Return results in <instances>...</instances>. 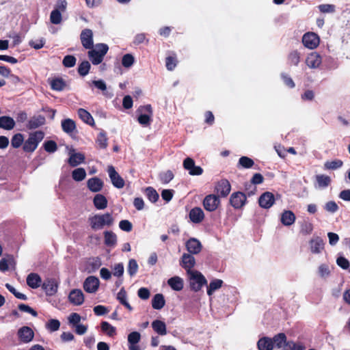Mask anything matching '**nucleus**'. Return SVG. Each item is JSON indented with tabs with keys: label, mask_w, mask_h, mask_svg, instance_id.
<instances>
[{
	"label": "nucleus",
	"mask_w": 350,
	"mask_h": 350,
	"mask_svg": "<svg viewBox=\"0 0 350 350\" xmlns=\"http://www.w3.org/2000/svg\"><path fill=\"white\" fill-rule=\"evenodd\" d=\"M303 44L308 49H316L320 42L319 36L314 32H307L302 37Z\"/></svg>",
	"instance_id": "obj_5"
},
{
	"label": "nucleus",
	"mask_w": 350,
	"mask_h": 350,
	"mask_svg": "<svg viewBox=\"0 0 350 350\" xmlns=\"http://www.w3.org/2000/svg\"><path fill=\"white\" fill-rule=\"evenodd\" d=\"M324 241L322 238L317 237L310 241V247L312 253L319 254L324 249Z\"/></svg>",
	"instance_id": "obj_22"
},
{
	"label": "nucleus",
	"mask_w": 350,
	"mask_h": 350,
	"mask_svg": "<svg viewBox=\"0 0 350 350\" xmlns=\"http://www.w3.org/2000/svg\"><path fill=\"white\" fill-rule=\"evenodd\" d=\"M85 160V156L81 153H73L70 156L68 163L72 167H76Z\"/></svg>",
	"instance_id": "obj_36"
},
{
	"label": "nucleus",
	"mask_w": 350,
	"mask_h": 350,
	"mask_svg": "<svg viewBox=\"0 0 350 350\" xmlns=\"http://www.w3.org/2000/svg\"><path fill=\"white\" fill-rule=\"evenodd\" d=\"M80 39L82 46L86 49H92L94 47L93 32L90 29L82 30Z\"/></svg>",
	"instance_id": "obj_11"
},
{
	"label": "nucleus",
	"mask_w": 350,
	"mask_h": 350,
	"mask_svg": "<svg viewBox=\"0 0 350 350\" xmlns=\"http://www.w3.org/2000/svg\"><path fill=\"white\" fill-rule=\"evenodd\" d=\"M109 51V46L105 43H98L95 45V49H90L88 55L94 65L100 64L104 59L105 55Z\"/></svg>",
	"instance_id": "obj_2"
},
{
	"label": "nucleus",
	"mask_w": 350,
	"mask_h": 350,
	"mask_svg": "<svg viewBox=\"0 0 350 350\" xmlns=\"http://www.w3.org/2000/svg\"><path fill=\"white\" fill-rule=\"evenodd\" d=\"M343 165V161L340 159H334L325 162L323 167L325 170H335Z\"/></svg>",
	"instance_id": "obj_39"
},
{
	"label": "nucleus",
	"mask_w": 350,
	"mask_h": 350,
	"mask_svg": "<svg viewBox=\"0 0 350 350\" xmlns=\"http://www.w3.org/2000/svg\"><path fill=\"white\" fill-rule=\"evenodd\" d=\"M24 140L23 135L21 133H16L13 135L11 139V145L13 148H19Z\"/></svg>",
	"instance_id": "obj_51"
},
{
	"label": "nucleus",
	"mask_w": 350,
	"mask_h": 350,
	"mask_svg": "<svg viewBox=\"0 0 350 350\" xmlns=\"http://www.w3.org/2000/svg\"><path fill=\"white\" fill-rule=\"evenodd\" d=\"M247 202L245 194L241 191H237L230 196V204L235 209L241 208Z\"/></svg>",
	"instance_id": "obj_8"
},
{
	"label": "nucleus",
	"mask_w": 350,
	"mask_h": 350,
	"mask_svg": "<svg viewBox=\"0 0 350 350\" xmlns=\"http://www.w3.org/2000/svg\"><path fill=\"white\" fill-rule=\"evenodd\" d=\"M263 181H264V177L261 174H260V173L254 174L251 179V183L249 184V187H253V189L251 191H249L250 188L247 187V184L245 185V189L247 191H248V195L249 196L254 195L256 190V187H254V186L253 187L252 185H255L261 184Z\"/></svg>",
	"instance_id": "obj_26"
},
{
	"label": "nucleus",
	"mask_w": 350,
	"mask_h": 350,
	"mask_svg": "<svg viewBox=\"0 0 350 350\" xmlns=\"http://www.w3.org/2000/svg\"><path fill=\"white\" fill-rule=\"evenodd\" d=\"M183 165L191 176H200L203 173V169L200 166L196 165L194 160L190 157L186 158Z\"/></svg>",
	"instance_id": "obj_9"
},
{
	"label": "nucleus",
	"mask_w": 350,
	"mask_h": 350,
	"mask_svg": "<svg viewBox=\"0 0 350 350\" xmlns=\"http://www.w3.org/2000/svg\"><path fill=\"white\" fill-rule=\"evenodd\" d=\"M61 125L63 131L68 134L72 133L77 128L75 122L70 118L63 120Z\"/></svg>",
	"instance_id": "obj_31"
},
{
	"label": "nucleus",
	"mask_w": 350,
	"mask_h": 350,
	"mask_svg": "<svg viewBox=\"0 0 350 350\" xmlns=\"http://www.w3.org/2000/svg\"><path fill=\"white\" fill-rule=\"evenodd\" d=\"M223 281L220 279L212 280L207 286V294L211 296L216 291L222 286Z\"/></svg>",
	"instance_id": "obj_42"
},
{
	"label": "nucleus",
	"mask_w": 350,
	"mask_h": 350,
	"mask_svg": "<svg viewBox=\"0 0 350 350\" xmlns=\"http://www.w3.org/2000/svg\"><path fill=\"white\" fill-rule=\"evenodd\" d=\"M99 280L95 276H88L83 282L84 290L90 293H95L99 287Z\"/></svg>",
	"instance_id": "obj_12"
},
{
	"label": "nucleus",
	"mask_w": 350,
	"mask_h": 350,
	"mask_svg": "<svg viewBox=\"0 0 350 350\" xmlns=\"http://www.w3.org/2000/svg\"><path fill=\"white\" fill-rule=\"evenodd\" d=\"M281 78L283 80L284 83L289 88H293L295 86V84L293 80V79L286 73H281Z\"/></svg>",
	"instance_id": "obj_60"
},
{
	"label": "nucleus",
	"mask_w": 350,
	"mask_h": 350,
	"mask_svg": "<svg viewBox=\"0 0 350 350\" xmlns=\"http://www.w3.org/2000/svg\"><path fill=\"white\" fill-rule=\"evenodd\" d=\"M105 244L107 246H114L117 243V237L115 233L111 231H106L104 232Z\"/></svg>",
	"instance_id": "obj_41"
},
{
	"label": "nucleus",
	"mask_w": 350,
	"mask_h": 350,
	"mask_svg": "<svg viewBox=\"0 0 350 350\" xmlns=\"http://www.w3.org/2000/svg\"><path fill=\"white\" fill-rule=\"evenodd\" d=\"M48 82L53 90L61 92L67 86L66 82L62 77L49 79Z\"/></svg>",
	"instance_id": "obj_20"
},
{
	"label": "nucleus",
	"mask_w": 350,
	"mask_h": 350,
	"mask_svg": "<svg viewBox=\"0 0 350 350\" xmlns=\"http://www.w3.org/2000/svg\"><path fill=\"white\" fill-rule=\"evenodd\" d=\"M180 265L187 271V273L193 271L194 270H191V269L196 265L195 258L191 254L185 253L181 258Z\"/></svg>",
	"instance_id": "obj_14"
},
{
	"label": "nucleus",
	"mask_w": 350,
	"mask_h": 350,
	"mask_svg": "<svg viewBox=\"0 0 350 350\" xmlns=\"http://www.w3.org/2000/svg\"><path fill=\"white\" fill-rule=\"evenodd\" d=\"M145 193H146L148 199L151 202L154 203L159 200V193H157L156 189L152 187H146L145 189Z\"/></svg>",
	"instance_id": "obj_43"
},
{
	"label": "nucleus",
	"mask_w": 350,
	"mask_h": 350,
	"mask_svg": "<svg viewBox=\"0 0 350 350\" xmlns=\"http://www.w3.org/2000/svg\"><path fill=\"white\" fill-rule=\"evenodd\" d=\"M189 216L190 220L194 224L200 223L204 218V212L202 209L200 207L193 208L189 211Z\"/></svg>",
	"instance_id": "obj_23"
},
{
	"label": "nucleus",
	"mask_w": 350,
	"mask_h": 350,
	"mask_svg": "<svg viewBox=\"0 0 350 350\" xmlns=\"http://www.w3.org/2000/svg\"><path fill=\"white\" fill-rule=\"evenodd\" d=\"M300 62V53L297 51H291L288 55V62L290 65L297 66Z\"/></svg>",
	"instance_id": "obj_46"
},
{
	"label": "nucleus",
	"mask_w": 350,
	"mask_h": 350,
	"mask_svg": "<svg viewBox=\"0 0 350 350\" xmlns=\"http://www.w3.org/2000/svg\"><path fill=\"white\" fill-rule=\"evenodd\" d=\"M15 126L14 119L10 116H3L0 117V128L5 130H11Z\"/></svg>",
	"instance_id": "obj_34"
},
{
	"label": "nucleus",
	"mask_w": 350,
	"mask_h": 350,
	"mask_svg": "<svg viewBox=\"0 0 350 350\" xmlns=\"http://www.w3.org/2000/svg\"><path fill=\"white\" fill-rule=\"evenodd\" d=\"M107 172L111 179L112 185L118 188L122 189L124 187L125 183L124 179L116 172L115 167L112 165L108 167Z\"/></svg>",
	"instance_id": "obj_10"
},
{
	"label": "nucleus",
	"mask_w": 350,
	"mask_h": 350,
	"mask_svg": "<svg viewBox=\"0 0 350 350\" xmlns=\"http://www.w3.org/2000/svg\"><path fill=\"white\" fill-rule=\"evenodd\" d=\"M188 275H189L190 288L195 292L199 291L204 285L207 284L205 277L198 271H190Z\"/></svg>",
	"instance_id": "obj_4"
},
{
	"label": "nucleus",
	"mask_w": 350,
	"mask_h": 350,
	"mask_svg": "<svg viewBox=\"0 0 350 350\" xmlns=\"http://www.w3.org/2000/svg\"><path fill=\"white\" fill-rule=\"evenodd\" d=\"M258 350H273V341L271 338L263 337L258 340L257 342Z\"/></svg>",
	"instance_id": "obj_33"
},
{
	"label": "nucleus",
	"mask_w": 350,
	"mask_h": 350,
	"mask_svg": "<svg viewBox=\"0 0 350 350\" xmlns=\"http://www.w3.org/2000/svg\"><path fill=\"white\" fill-rule=\"evenodd\" d=\"M104 186L103 181L98 177H92L88 180L87 187L90 191L94 193L100 191Z\"/></svg>",
	"instance_id": "obj_17"
},
{
	"label": "nucleus",
	"mask_w": 350,
	"mask_h": 350,
	"mask_svg": "<svg viewBox=\"0 0 350 350\" xmlns=\"http://www.w3.org/2000/svg\"><path fill=\"white\" fill-rule=\"evenodd\" d=\"M165 304V300L163 294H156L152 299V307L155 310L162 309Z\"/></svg>",
	"instance_id": "obj_35"
},
{
	"label": "nucleus",
	"mask_w": 350,
	"mask_h": 350,
	"mask_svg": "<svg viewBox=\"0 0 350 350\" xmlns=\"http://www.w3.org/2000/svg\"><path fill=\"white\" fill-rule=\"evenodd\" d=\"M273 346L277 348H282L284 347L286 342V336L284 333H280L275 335L272 338Z\"/></svg>",
	"instance_id": "obj_37"
},
{
	"label": "nucleus",
	"mask_w": 350,
	"mask_h": 350,
	"mask_svg": "<svg viewBox=\"0 0 350 350\" xmlns=\"http://www.w3.org/2000/svg\"><path fill=\"white\" fill-rule=\"evenodd\" d=\"M231 191V185L230 182L226 179L219 180L215 186V192L219 198H226L228 196Z\"/></svg>",
	"instance_id": "obj_6"
},
{
	"label": "nucleus",
	"mask_w": 350,
	"mask_h": 350,
	"mask_svg": "<svg viewBox=\"0 0 350 350\" xmlns=\"http://www.w3.org/2000/svg\"><path fill=\"white\" fill-rule=\"evenodd\" d=\"M76 58L73 55H66L63 59V65L66 68H72L76 64Z\"/></svg>",
	"instance_id": "obj_59"
},
{
	"label": "nucleus",
	"mask_w": 350,
	"mask_h": 350,
	"mask_svg": "<svg viewBox=\"0 0 350 350\" xmlns=\"http://www.w3.org/2000/svg\"><path fill=\"white\" fill-rule=\"evenodd\" d=\"M187 251L191 254H197L201 252L202 244L201 243L195 238L189 239L185 244Z\"/></svg>",
	"instance_id": "obj_19"
},
{
	"label": "nucleus",
	"mask_w": 350,
	"mask_h": 350,
	"mask_svg": "<svg viewBox=\"0 0 350 350\" xmlns=\"http://www.w3.org/2000/svg\"><path fill=\"white\" fill-rule=\"evenodd\" d=\"M44 150L49 153H53L57 150V145L53 140H49L43 144Z\"/></svg>",
	"instance_id": "obj_55"
},
{
	"label": "nucleus",
	"mask_w": 350,
	"mask_h": 350,
	"mask_svg": "<svg viewBox=\"0 0 350 350\" xmlns=\"http://www.w3.org/2000/svg\"><path fill=\"white\" fill-rule=\"evenodd\" d=\"M275 202L274 195L269 191L263 193L258 199L259 206L263 208H269Z\"/></svg>",
	"instance_id": "obj_13"
},
{
	"label": "nucleus",
	"mask_w": 350,
	"mask_h": 350,
	"mask_svg": "<svg viewBox=\"0 0 350 350\" xmlns=\"http://www.w3.org/2000/svg\"><path fill=\"white\" fill-rule=\"evenodd\" d=\"M108 138L107 137L106 132L102 131L97 136L96 143L100 149H105L108 146Z\"/></svg>",
	"instance_id": "obj_40"
},
{
	"label": "nucleus",
	"mask_w": 350,
	"mask_h": 350,
	"mask_svg": "<svg viewBox=\"0 0 350 350\" xmlns=\"http://www.w3.org/2000/svg\"><path fill=\"white\" fill-rule=\"evenodd\" d=\"M319 275L321 278L327 277L330 274L329 266L326 264H321L318 269Z\"/></svg>",
	"instance_id": "obj_63"
},
{
	"label": "nucleus",
	"mask_w": 350,
	"mask_h": 350,
	"mask_svg": "<svg viewBox=\"0 0 350 350\" xmlns=\"http://www.w3.org/2000/svg\"><path fill=\"white\" fill-rule=\"evenodd\" d=\"M168 285L174 291H180L183 288V280L178 276H174L167 281Z\"/></svg>",
	"instance_id": "obj_30"
},
{
	"label": "nucleus",
	"mask_w": 350,
	"mask_h": 350,
	"mask_svg": "<svg viewBox=\"0 0 350 350\" xmlns=\"http://www.w3.org/2000/svg\"><path fill=\"white\" fill-rule=\"evenodd\" d=\"M62 21V16L60 11L57 9L53 10L51 12L50 21L54 25L59 24Z\"/></svg>",
	"instance_id": "obj_48"
},
{
	"label": "nucleus",
	"mask_w": 350,
	"mask_h": 350,
	"mask_svg": "<svg viewBox=\"0 0 350 350\" xmlns=\"http://www.w3.org/2000/svg\"><path fill=\"white\" fill-rule=\"evenodd\" d=\"M202 204L206 211L213 212L218 208L220 200L217 196L209 194L204 198Z\"/></svg>",
	"instance_id": "obj_7"
},
{
	"label": "nucleus",
	"mask_w": 350,
	"mask_h": 350,
	"mask_svg": "<svg viewBox=\"0 0 350 350\" xmlns=\"http://www.w3.org/2000/svg\"><path fill=\"white\" fill-rule=\"evenodd\" d=\"M18 336L21 342L27 343L32 340L34 333L30 327L23 326L18 329Z\"/></svg>",
	"instance_id": "obj_15"
},
{
	"label": "nucleus",
	"mask_w": 350,
	"mask_h": 350,
	"mask_svg": "<svg viewBox=\"0 0 350 350\" xmlns=\"http://www.w3.org/2000/svg\"><path fill=\"white\" fill-rule=\"evenodd\" d=\"M45 123V118L41 115L32 117L28 122L27 127L29 129H37Z\"/></svg>",
	"instance_id": "obj_29"
},
{
	"label": "nucleus",
	"mask_w": 350,
	"mask_h": 350,
	"mask_svg": "<svg viewBox=\"0 0 350 350\" xmlns=\"http://www.w3.org/2000/svg\"><path fill=\"white\" fill-rule=\"evenodd\" d=\"M19 310L31 314L33 317H37L38 312L28 305L20 304L18 306Z\"/></svg>",
	"instance_id": "obj_62"
},
{
	"label": "nucleus",
	"mask_w": 350,
	"mask_h": 350,
	"mask_svg": "<svg viewBox=\"0 0 350 350\" xmlns=\"http://www.w3.org/2000/svg\"><path fill=\"white\" fill-rule=\"evenodd\" d=\"M174 173L171 170H167L159 174V178L163 184H167L174 178Z\"/></svg>",
	"instance_id": "obj_49"
},
{
	"label": "nucleus",
	"mask_w": 350,
	"mask_h": 350,
	"mask_svg": "<svg viewBox=\"0 0 350 350\" xmlns=\"http://www.w3.org/2000/svg\"><path fill=\"white\" fill-rule=\"evenodd\" d=\"M138 269V265L135 259H131L129 261L128 272L130 275L135 274Z\"/></svg>",
	"instance_id": "obj_61"
},
{
	"label": "nucleus",
	"mask_w": 350,
	"mask_h": 350,
	"mask_svg": "<svg viewBox=\"0 0 350 350\" xmlns=\"http://www.w3.org/2000/svg\"><path fill=\"white\" fill-rule=\"evenodd\" d=\"M322 62V59L320 55L316 52H312L308 55L306 59L307 66L311 68H318Z\"/></svg>",
	"instance_id": "obj_21"
},
{
	"label": "nucleus",
	"mask_w": 350,
	"mask_h": 350,
	"mask_svg": "<svg viewBox=\"0 0 350 350\" xmlns=\"http://www.w3.org/2000/svg\"><path fill=\"white\" fill-rule=\"evenodd\" d=\"M315 178L319 187H327L331 183V178L329 176L327 175H317Z\"/></svg>",
	"instance_id": "obj_44"
},
{
	"label": "nucleus",
	"mask_w": 350,
	"mask_h": 350,
	"mask_svg": "<svg viewBox=\"0 0 350 350\" xmlns=\"http://www.w3.org/2000/svg\"><path fill=\"white\" fill-rule=\"evenodd\" d=\"M42 289L49 296H52L57 293V284L54 279H46L41 284Z\"/></svg>",
	"instance_id": "obj_16"
},
{
	"label": "nucleus",
	"mask_w": 350,
	"mask_h": 350,
	"mask_svg": "<svg viewBox=\"0 0 350 350\" xmlns=\"http://www.w3.org/2000/svg\"><path fill=\"white\" fill-rule=\"evenodd\" d=\"M93 204L97 210H103L107 207L108 201L104 195L98 193L93 198Z\"/></svg>",
	"instance_id": "obj_25"
},
{
	"label": "nucleus",
	"mask_w": 350,
	"mask_h": 350,
	"mask_svg": "<svg viewBox=\"0 0 350 350\" xmlns=\"http://www.w3.org/2000/svg\"><path fill=\"white\" fill-rule=\"evenodd\" d=\"M86 172L84 168L79 167L74 170L72 172V177L75 181L79 182L85 179Z\"/></svg>",
	"instance_id": "obj_45"
},
{
	"label": "nucleus",
	"mask_w": 350,
	"mask_h": 350,
	"mask_svg": "<svg viewBox=\"0 0 350 350\" xmlns=\"http://www.w3.org/2000/svg\"><path fill=\"white\" fill-rule=\"evenodd\" d=\"M91 65L88 61H83L78 67V73L82 76L85 77L89 73L90 70Z\"/></svg>",
	"instance_id": "obj_47"
},
{
	"label": "nucleus",
	"mask_w": 350,
	"mask_h": 350,
	"mask_svg": "<svg viewBox=\"0 0 350 350\" xmlns=\"http://www.w3.org/2000/svg\"><path fill=\"white\" fill-rule=\"evenodd\" d=\"M239 165H240L243 168L249 169L252 167L254 165V162L252 159L243 156L239 160Z\"/></svg>",
	"instance_id": "obj_52"
},
{
	"label": "nucleus",
	"mask_w": 350,
	"mask_h": 350,
	"mask_svg": "<svg viewBox=\"0 0 350 350\" xmlns=\"http://www.w3.org/2000/svg\"><path fill=\"white\" fill-rule=\"evenodd\" d=\"M69 301L75 306H80L84 301V295L80 289H73L68 295Z\"/></svg>",
	"instance_id": "obj_18"
},
{
	"label": "nucleus",
	"mask_w": 350,
	"mask_h": 350,
	"mask_svg": "<svg viewBox=\"0 0 350 350\" xmlns=\"http://www.w3.org/2000/svg\"><path fill=\"white\" fill-rule=\"evenodd\" d=\"M44 137V132L41 131L31 133L28 139L25 142L23 149L26 152H32L38 147V144Z\"/></svg>",
	"instance_id": "obj_3"
},
{
	"label": "nucleus",
	"mask_w": 350,
	"mask_h": 350,
	"mask_svg": "<svg viewBox=\"0 0 350 350\" xmlns=\"http://www.w3.org/2000/svg\"><path fill=\"white\" fill-rule=\"evenodd\" d=\"M100 329L103 332L109 337H113L116 335V329L107 321H102L100 323Z\"/></svg>",
	"instance_id": "obj_38"
},
{
	"label": "nucleus",
	"mask_w": 350,
	"mask_h": 350,
	"mask_svg": "<svg viewBox=\"0 0 350 350\" xmlns=\"http://www.w3.org/2000/svg\"><path fill=\"white\" fill-rule=\"evenodd\" d=\"M319 10L321 13H334L336 12V6L333 4H321L318 6Z\"/></svg>",
	"instance_id": "obj_56"
},
{
	"label": "nucleus",
	"mask_w": 350,
	"mask_h": 350,
	"mask_svg": "<svg viewBox=\"0 0 350 350\" xmlns=\"http://www.w3.org/2000/svg\"><path fill=\"white\" fill-rule=\"evenodd\" d=\"M141 339V335L138 332H132L128 336V342L129 345H137Z\"/></svg>",
	"instance_id": "obj_58"
},
{
	"label": "nucleus",
	"mask_w": 350,
	"mask_h": 350,
	"mask_svg": "<svg viewBox=\"0 0 350 350\" xmlns=\"http://www.w3.org/2000/svg\"><path fill=\"white\" fill-rule=\"evenodd\" d=\"M79 118L86 124L93 126L95 125L94 120L90 112L87 110L80 108L78 109Z\"/></svg>",
	"instance_id": "obj_32"
},
{
	"label": "nucleus",
	"mask_w": 350,
	"mask_h": 350,
	"mask_svg": "<svg viewBox=\"0 0 350 350\" xmlns=\"http://www.w3.org/2000/svg\"><path fill=\"white\" fill-rule=\"evenodd\" d=\"M60 322L57 319H50L46 324V327L51 332H55L59 329Z\"/></svg>",
	"instance_id": "obj_57"
},
{
	"label": "nucleus",
	"mask_w": 350,
	"mask_h": 350,
	"mask_svg": "<svg viewBox=\"0 0 350 350\" xmlns=\"http://www.w3.org/2000/svg\"><path fill=\"white\" fill-rule=\"evenodd\" d=\"M152 327L153 330L161 336H165L167 334V328L165 322L157 319L152 322Z\"/></svg>",
	"instance_id": "obj_28"
},
{
	"label": "nucleus",
	"mask_w": 350,
	"mask_h": 350,
	"mask_svg": "<svg viewBox=\"0 0 350 350\" xmlns=\"http://www.w3.org/2000/svg\"><path fill=\"white\" fill-rule=\"evenodd\" d=\"M284 350H305V347L292 340L286 341Z\"/></svg>",
	"instance_id": "obj_50"
},
{
	"label": "nucleus",
	"mask_w": 350,
	"mask_h": 350,
	"mask_svg": "<svg viewBox=\"0 0 350 350\" xmlns=\"http://www.w3.org/2000/svg\"><path fill=\"white\" fill-rule=\"evenodd\" d=\"M177 62L178 61L175 55L174 56H168L165 58V66L168 70H174L177 65Z\"/></svg>",
	"instance_id": "obj_54"
},
{
	"label": "nucleus",
	"mask_w": 350,
	"mask_h": 350,
	"mask_svg": "<svg viewBox=\"0 0 350 350\" xmlns=\"http://www.w3.org/2000/svg\"><path fill=\"white\" fill-rule=\"evenodd\" d=\"M119 227L122 230L129 232L132 230L133 225L129 220L124 219L120 221Z\"/></svg>",
	"instance_id": "obj_64"
},
{
	"label": "nucleus",
	"mask_w": 350,
	"mask_h": 350,
	"mask_svg": "<svg viewBox=\"0 0 350 350\" xmlns=\"http://www.w3.org/2000/svg\"><path fill=\"white\" fill-rule=\"evenodd\" d=\"M295 215L291 211H284L281 215L280 221L284 226H291L295 221Z\"/></svg>",
	"instance_id": "obj_27"
},
{
	"label": "nucleus",
	"mask_w": 350,
	"mask_h": 350,
	"mask_svg": "<svg viewBox=\"0 0 350 350\" xmlns=\"http://www.w3.org/2000/svg\"><path fill=\"white\" fill-rule=\"evenodd\" d=\"M91 228L94 230L103 229L105 226L113 225L114 219L111 213L96 214L88 218Z\"/></svg>",
	"instance_id": "obj_1"
},
{
	"label": "nucleus",
	"mask_w": 350,
	"mask_h": 350,
	"mask_svg": "<svg viewBox=\"0 0 350 350\" xmlns=\"http://www.w3.org/2000/svg\"><path fill=\"white\" fill-rule=\"evenodd\" d=\"M135 62L134 57L129 53L125 54L122 58V64L124 68H130Z\"/></svg>",
	"instance_id": "obj_53"
},
{
	"label": "nucleus",
	"mask_w": 350,
	"mask_h": 350,
	"mask_svg": "<svg viewBox=\"0 0 350 350\" xmlns=\"http://www.w3.org/2000/svg\"><path fill=\"white\" fill-rule=\"evenodd\" d=\"M27 284L31 288H37L41 286V277L36 273H31L27 277Z\"/></svg>",
	"instance_id": "obj_24"
}]
</instances>
